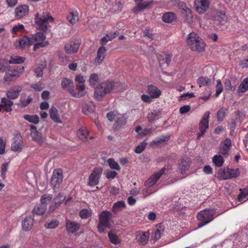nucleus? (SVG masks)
I'll list each match as a JSON object with an SVG mask.
<instances>
[{
  "label": "nucleus",
  "instance_id": "nucleus-1",
  "mask_svg": "<svg viewBox=\"0 0 248 248\" xmlns=\"http://www.w3.org/2000/svg\"><path fill=\"white\" fill-rule=\"evenodd\" d=\"M120 84L112 81H106L99 84L95 89L94 97L101 100L107 94L113 92L120 91L119 89Z\"/></svg>",
  "mask_w": 248,
  "mask_h": 248
},
{
  "label": "nucleus",
  "instance_id": "nucleus-2",
  "mask_svg": "<svg viewBox=\"0 0 248 248\" xmlns=\"http://www.w3.org/2000/svg\"><path fill=\"white\" fill-rule=\"evenodd\" d=\"M186 43L187 46L194 51H203L205 46L202 39L194 32H191L188 34Z\"/></svg>",
  "mask_w": 248,
  "mask_h": 248
},
{
  "label": "nucleus",
  "instance_id": "nucleus-3",
  "mask_svg": "<svg viewBox=\"0 0 248 248\" xmlns=\"http://www.w3.org/2000/svg\"><path fill=\"white\" fill-rule=\"evenodd\" d=\"M168 5L169 7L177 5L180 10L181 16L185 22L189 24L192 22L193 16L191 10L184 2H180L178 0H171L168 2Z\"/></svg>",
  "mask_w": 248,
  "mask_h": 248
},
{
  "label": "nucleus",
  "instance_id": "nucleus-4",
  "mask_svg": "<svg viewBox=\"0 0 248 248\" xmlns=\"http://www.w3.org/2000/svg\"><path fill=\"white\" fill-rule=\"evenodd\" d=\"M31 41L33 46L32 50L36 51L40 48L48 46L49 42L46 40V35L41 32H38L30 35Z\"/></svg>",
  "mask_w": 248,
  "mask_h": 248
},
{
  "label": "nucleus",
  "instance_id": "nucleus-5",
  "mask_svg": "<svg viewBox=\"0 0 248 248\" xmlns=\"http://www.w3.org/2000/svg\"><path fill=\"white\" fill-rule=\"evenodd\" d=\"M112 214L107 210L103 211L99 216V224L98 226V231L102 233L105 228H109L111 226Z\"/></svg>",
  "mask_w": 248,
  "mask_h": 248
},
{
  "label": "nucleus",
  "instance_id": "nucleus-6",
  "mask_svg": "<svg viewBox=\"0 0 248 248\" xmlns=\"http://www.w3.org/2000/svg\"><path fill=\"white\" fill-rule=\"evenodd\" d=\"M34 19L35 24L44 31H46L49 27L47 22L48 21L52 22L54 20L48 13L44 12L36 14Z\"/></svg>",
  "mask_w": 248,
  "mask_h": 248
},
{
  "label": "nucleus",
  "instance_id": "nucleus-7",
  "mask_svg": "<svg viewBox=\"0 0 248 248\" xmlns=\"http://www.w3.org/2000/svg\"><path fill=\"white\" fill-rule=\"evenodd\" d=\"M217 216L218 214L216 215L215 211L212 209H205L201 211L197 216L198 220L201 221L198 224L199 228L208 224Z\"/></svg>",
  "mask_w": 248,
  "mask_h": 248
},
{
  "label": "nucleus",
  "instance_id": "nucleus-8",
  "mask_svg": "<svg viewBox=\"0 0 248 248\" xmlns=\"http://www.w3.org/2000/svg\"><path fill=\"white\" fill-rule=\"evenodd\" d=\"M24 67L22 66L8 70L3 77V80L5 83H10L15 81L24 72Z\"/></svg>",
  "mask_w": 248,
  "mask_h": 248
},
{
  "label": "nucleus",
  "instance_id": "nucleus-9",
  "mask_svg": "<svg viewBox=\"0 0 248 248\" xmlns=\"http://www.w3.org/2000/svg\"><path fill=\"white\" fill-rule=\"evenodd\" d=\"M103 169L101 167L95 168L89 176L87 185L91 187L97 186L102 175Z\"/></svg>",
  "mask_w": 248,
  "mask_h": 248
},
{
  "label": "nucleus",
  "instance_id": "nucleus-10",
  "mask_svg": "<svg viewBox=\"0 0 248 248\" xmlns=\"http://www.w3.org/2000/svg\"><path fill=\"white\" fill-rule=\"evenodd\" d=\"M165 168H162L160 170L155 172L145 182L144 186L148 187H151L154 186L161 176L165 173Z\"/></svg>",
  "mask_w": 248,
  "mask_h": 248
},
{
  "label": "nucleus",
  "instance_id": "nucleus-11",
  "mask_svg": "<svg viewBox=\"0 0 248 248\" xmlns=\"http://www.w3.org/2000/svg\"><path fill=\"white\" fill-rule=\"evenodd\" d=\"M63 181L62 171L61 169H56L53 171L51 181V185L54 188H58Z\"/></svg>",
  "mask_w": 248,
  "mask_h": 248
},
{
  "label": "nucleus",
  "instance_id": "nucleus-12",
  "mask_svg": "<svg viewBox=\"0 0 248 248\" xmlns=\"http://www.w3.org/2000/svg\"><path fill=\"white\" fill-rule=\"evenodd\" d=\"M209 115L210 112L209 111L205 112L199 123L200 132L198 134L199 139L204 134L206 130L208 128Z\"/></svg>",
  "mask_w": 248,
  "mask_h": 248
},
{
  "label": "nucleus",
  "instance_id": "nucleus-13",
  "mask_svg": "<svg viewBox=\"0 0 248 248\" xmlns=\"http://www.w3.org/2000/svg\"><path fill=\"white\" fill-rule=\"evenodd\" d=\"M238 169H230L229 168L220 170L218 173L219 177L222 179H228L235 178L239 175Z\"/></svg>",
  "mask_w": 248,
  "mask_h": 248
},
{
  "label": "nucleus",
  "instance_id": "nucleus-14",
  "mask_svg": "<svg viewBox=\"0 0 248 248\" xmlns=\"http://www.w3.org/2000/svg\"><path fill=\"white\" fill-rule=\"evenodd\" d=\"M69 93L73 97L80 98L85 96L87 93L86 86L84 84L77 85L76 89L73 88L69 89Z\"/></svg>",
  "mask_w": 248,
  "mask_h": 248
},
{
  "label": "nucleus",
  "instance_id": "nucleus-15",
  "mask_svg": "<svg viewBox=\"0 0 248 248\" xmlns=\"http://www.w3.org/2000/svg\"><path fill=\"white\" fill-rule=\"evenodd\" d=\"M22 90V87L19 85L15 86L9 88L6 92V95L8 99L15 100L17 99Z\"/></svg>",
  "mask_w": 248,
  "mask_h": 248
},
{
  "label": "nucleus",
  "instance_id": "nucleus-16",
  "mask_svg": "<svg viewBox=\"0 0 248 248\" xmlns=\"http://www.w3.org/2000/svg\"><path fill=\"white\" fill-rule=\"evenodd\" d=\"M194 4L197 12L202 14L208 10L210 2L208 0H195Z\"/></svg>",
  "mask_w": 248,
  "mask_h": 248
},
{
  "label": "nucleus",
  "instance_id": "nucleus-17",
  "mask_svg": "<svg viewBox=\"0 0 248 248\" xmlns=\"http://www.w3.org/2000/svg\"><path fill=\"white\" fill-rule=\"evenodd\" d=\"M22 138L20 135L16 134L13 139L11 150L14 152L21 151L23 148Z\"/></svg>",
  "mask_w": 248,
  "mask_h": 248
},
{
  "label": "nucleus",
  "instance_id": "nucleus-18",
  "mask_svg": "<svg viewBox=\"0 0 248 248\" xmlns=\"http://www.w3.org/2000/svg\"><path fill=\"white\" fill-rule=\"evenodd\" d=\"M15 16L17 19H21L29 13V7L27 5H21L15 9Z\"/></svg>",
  "mask_w": 248,
  "mask_h": 248
},
{
  "label": "nucleus",
  "instance_id": "nucleus-19",
  "mask_svg": "<svg viewBox=\"0 0 248 248\" xmlns=\"http://www.w3.org/2000/svg\"><path fill=\"white\" fill-rule=\"evenodd\" d=\"M80 45L78 40H75L69 42L65 46V49L67 53L72 54L77 52Z\"/></svg>",
  "mask_w": 248,
  "mask_h": 248
},
{
  "label": "nucleus",
  "instance_id": "nucleus-20",
  "mask_svg": "<svg viewBox=\"0 0 248 248\" xmlns=\"http://www.w3.org/2000/svg\"><path fill=\"white\" fill-rule=\"evenodd\" d=\"M144 0H134L136 2H138L137 5L133 9V12L134 13H138L146 8L153 2L152 1H143Z\"/></svg>",
  "mask_w": 248,
  "mask_h": 248
},
{
  "label": "nucleus",
  "instance_id": "nucleus-21",
  "mask_svg": "<svg viewBox=\"0 0 248 248\" xmlns=\"http://www.w3.org/2000/svg\"><path fill=\"white\" fill-rule=\"evenodd\" d=\"M107 53V49L104 46L100 47L97 52V56L94 59V63L96 65L100 64L104 60Z\"/></svg>",
  "mask_w": 248,
  "mask_h": 248
},
{
  "label": "nucleus",
  "instance_id": "nucleus-22",
  "mask_svg": "<svg viewBox=\"0 0 248 248\" xmlns=\"http://www.w3.org/2000/svg\"><path fill=\"white\" fill-rule=\"evenodd\" d=\"M191 161L189 158L182 159L179 163L178 170L181 174H184L189 169Z\"/></svg>",
  "mask_w": 248,
  "mask_h": 248
},
{
  "label": "nucleus",
  "instance_id": "nucleus-23",
  "mask_svg": "<svg viewBox=\"0 0 248 248\" xmlns=\"http://www.w3.org/2000/svg\"><path fill=\"white\" fill-rule=\"evenodd\" d=\"M33 224V218L31 217H27L22 221V229L25 232H28L32 229Z\"/></svg>",
  "mask_w": 248,
  "mask_h": 248
},
{
  "label": "nucleus",
  "instance_id": "nucleus-24",
  "mask_svg": "<svg viewBox=\"0 0 248 248\" xmlns=\"http://www.w3.org/2000/svg\"><path fill=\"white\" fill-rule=\"evenodd\" d=\"M31 40L30 36H25L19 39L18 40L19 47L24 50H28L30 46H32Z\"/></svg>",
  "mask_w": 248,
  "mask_h": 248
},
{
  "label": "nucleus",
  "instance_id": "nucleus-25",
  "mask_svg": "<svg viewBox=\"0 0 248 248\" xmlns=\"http://www.w3.org/2000/svg\"><path fill=\"white\" fill-rule=\"evenodd\" d=\"M149 237L148 232H138L136 236V240L141 245H145L147 242Z\"/></svg>",
  "mask_w": 248,
  "mask_h": 248
},
{
  "label": "nucleus",
  "instance_id": "nucleus-26",
  "mask_svg": "<svg viewBox=\"0 0 248 248\" xmlns=\"http://www.w3.org/2000/svg\"><path fill=\"white\" fill-rule=\"evenodd\" d=\"M50 117L54 122L62 123L60 115L58 109L54 106H52L49 110Z\"/></svg>",
  "mask_w": 248,
  "mask_h": 248
},
{
  "label": "nucleus",
  "instance_id": "nucleus-27",
  "mask_svg": "<svg viewBox=\"0 0 248 248\" xmlns=\"http://www.w3.org/2000/svg\"><path fill=\"white\" fill-rule=\"evenodd\" d=\"M213 79L207 77H201L197 79V84L200 87L209 86L213 84Z\"/></svg>",
  "mask_w": 248,
  "mask_h": 248
},
{
  "label": "nucleus",
  "instance_id": "nucleus-28",
  "mask_svg": "<svg viewBox=\"0 0 248 248\" xmlns=\"http://www.w3.org/2000/svg\"><path fill=\"white\" fill-rule=\"evenodd\" d=\"M31 135L32 140L37 143L41 144L44 142L41 133L37 131L34 127H32Z\"/></svg>",
  "mask_w": 248,
  "mask_h": 248
},
{
  "label": "nucleus",
  "instance_id": "nucleus-29",
  "mask_svg": "<svg viewBox=\"0 0 248 248\" xmlns=\"http://www.w3.org/2000/svg\"><path fill=\"white\" fill-rule=\"evenodd\" d=\"M147 92L152 98H158L161 94V91L157 87L153 85L148 87Z\"/></svg>",
  "mask_w": 248,
  "mask_h": 248
},
{
  "label": "nucleus",
  "instance_id": "nucleus-30",
  "mask_svg": "<svg viewBox=\"0 0 248 248\" xmlns=\"http://www.w3.org/2000/svg\"><path fill=\"white\" fill-rule=\"evenodd\" d=\"M164 231V227L161 225H158L156 226V230L152 234V239L154 240L155 242L158 240L163 234Z\"/></svg>",
  "mask_w": 248,
  "mask_h": 248
},
{
  "label": "nucleus",
  "instance_id": "nucleus-31",
  "mask_svg": "<svg viewBox=\"0 0 248 248\" xmlns=\"http://www.w3.org/2000/svg\"><path fill=\"white\" fill-rule=\"evenodd\" d=\"M68 21L72 24L76 23L79 20L78 12L76 10H72L67 17Z\"/></svg>",
  "mask_w": 248,
  "mask_h": 248
},
{
  "label": "nucleus",
  "instance_id": "nucleus-32",
  "mask_svg": "<svg viewBox=\"0 0 248 248\" xmlns=\"http://www.w3.org/2000/svg\"><path fill=\"white\" fill-rule=\"evenodd\" d=\"M58 197H60V198L61 199V201L57 202V201L58 200V198H54V202L52 203L49 207L48 210V212L49 213H51L52 212H53L58 206H59L62 203V202L63 201H64L65 199V197L61 193H60L58 195Z\"/></svg>",
  "mask_w": 248,
  "mask_h": 248
},
{
  "label": "nucleus",
  "instance_id": "nucleus-33",
  "mask_svg": "<svg viewBox=\"0 0 248 248\" xmlns=\"http://www.w3.org/2000/svg\"><path fill=\"white\" fill-rule=\"evenodd\" d=\"M170 138V136L169 135L162 136L153 140L151 142V145L154 146L161 145L168 141L169 140Z\"/></svg>",
  "mask_w": 248,
  "mask_h": 248
},
{
  "label": "nucleus",
  "instance_id": "nucleus-34",
  "mask_svg": "<svg viewBox=\"0 0 248 248\" xmlns=\"http://www.w3.org/2000/svg\"><path fill=\"white\" fill-rule=\"evenodd\" d=\"M1 104L6 112H10L12 110L11 106L13 102L7 97H2L1 99Z\"/></svg>",
  "mask_w": 248,
  "mask_h": 248
},
{
  "label": "nucleus",
  "instance_id": "nucleus-35",
  "mask_svg": "<svg viewBox=\"0 0 248 248\" xmlns=\"http://www.w3.org/2000/svg\"><path fill=\"white\" fill-rule=\"evenodd\" d=\"M77 136L81 140L87 139L89 135V131L86 127L82 126L77 132Z\"/></svg>",
  "mask_w": 248,
  "mask_h": 248
},
{
  "label": "nucleus",
  "instance_id": "nucleus-36",
  "mask_svg": "<svg viewBox=\"0 0 248 248\" xmlns=\"http://www.w3.org/2000/svg\"><path fill=\"white\" fill-rule=\"evenodd\" d=\"M214 19L218 21L220 24H224L227 19V17L224 12L219 11L216 14Z\"/></svg>",
  "mask_w": 248,
  "mask_h": 248
},
{
  "label": "nucleus",
  "instance_id": "nucleus-37",
  "mask_svg": "<svg viewBox=\"0 0 248 248\" xmlns=\"http://www.w3.org/2000/svg\"><path fill=\"white\" fill-rule=\"evenodd\" d=\"M66 228L68 232L74 233L79 228V225L74 222L68 221L66 222Z\"/></svg>",
  "mask_w": 248,
  "mask_h": 248
},
{
  "label": "nucleus",
  "instance_id": "nucleus-38",
  "mask_svg": "<svg viewBox=\"0 0 248 248\" xmlns=\"http://www.w3.org/2000/svg\"><path fill=\"white\" fill-rule=\"evenodd\" d=\"M46 210V206L40 203L34 206L32 210V213L38 215H43L45 213Z\"/></svg>",
  "mask_w": 248,
  "mask_h": 248
},
{
  "label": "nucleus",
  "instance_id": "nucleus-39",
  "mask_svg": "<svg viewBox=\"0 0 248 248\" xmlns=\"http://www.w3.org/2000/svg\"><path fill=\"white\" fill-rule=\"evenodd\" d=\"M108 237L110 242L113 244H119L121 242V239L117 235L115 232L110 231L108 233Z\"/></svg>",
  "mask_w": 248,
  "mask_h": 248
},
{
  "label": "nucleus",
  "instance_id": "nucleus-40",
  "mask_svg": "<svg viewBox=\"0 0 248 248\" xmlns=\"http://www.w3.org/2000/svg\"><path fill=\"white\" fill-rule=\"evenodd\" d=\"M176 18V15L171 12H168L164 14L162 16V20L167 23L171 22Z\"/></svg>",
  "mask_w": 248,
  "mask_h": 248
},
{
  "label": "nucleus",
  "instance_id": "nucleus-41",
  "mask_svg": "<svg viewBox=\"0 0 248 248\" xmlns=\"http://www.w3.org/2000/svg\"><path fill=\"white\" fill-rule=\"evenodd\" d=\"M125 208V203L122 201H119L115 203L112 207V211L117 213L123 210Z\"/></svg>",
  "mask_w": 248,
  "mask_h": 248
},
{
  "label": "nucleus",
  "instance_id": "nucleus-42",
  "mask_svg": "<svg viewBox=\"0 0 248 248\" xmlns=\"http://www.w3.org/2000/svg\"><path fill=\"white\" fill-rule=\"evenodd\" d=\"M212 161L215 165L218 167H221L224 163V159L221 155H214L212 158Z\"/></svg>",
  "mask_w": 248,
  "mask_h": 248
},
{
  "label": "nucleus",
  "instance_id": "nucleus-43",
  "mask_svg": "<svg viewBox=\"0 0 248 248\" xmlns=\"http://www.w3.org/2000/svg\"><path fill=\"white\" fill-rule=\"evenodd\" d=\"M25 58L20 56H12L8 62L10 64H20L24 62Z\"/></svg>",
  "mask_w": 248,
  "mask_h": 248
},
{
  "label": "nucleus",
  "instance_id": "nucleus-44",
  "mask_svg": "<svg viewBox=\"0 0 248 248\" xmlns=\"http://www.w3.org/2000/svg\"><path fill=\"white\" fill-rule=\"evenodd\" d=\"M23 118L25 120L28 121V122L34 124H38L39 121V117L36 115H25L23 116Z\"/></svg>",
  "mask_w": 248,
  "mask_h": 248
},
{
  "label": "nucleus",
  "instance_id": "nucleus-45",
  "mask_svg": "<svg viewBox=\"0 0 248 248\" xmlns=\"http://www.w3.org/2000/svg\"><path fill=\"white\" fill-rule=\"evenodd\" d=\"M248 200V188L243 189L238 196V201L244 202Z\"/></svg>",
  "mask_w": 248,
  "mask_h": 248
},
{
  "label": "nucleus",
  "instance_id": "nucleus-46",
  "mask_svg": "<svg viewBox=\"0 0 248 248\" xmlns=\"http://www.w3.org/2000/svg\"><path fill=\"white\" fill-rule=\"evenodd\" d=\"M62 88L66 89L69 92V89L74 87L72 84V81L68 78H63L62 81Z\"/></svg>",
  "mask_w": 248,
  "mask_h": 248
},
{
  "label": "nucleus",
  "instance_id": "nucleus-47",
  "mask_svg": "<svg viewBox=\"0 0 248 248\" xmlns=\"http://www.w3.org/2000/svg\"><path fill=\"white\" fill-rule=\"evenodd\" d=\"M107 163L109 168L112 170H120L121 169V167H120L118 163L115 161L112 158H109L107 160Z\"/></svg>",
  "mask_w": 248,
  "mask_h": 248
},
{
  "label": "nucleus",
  "instance_id": "nucleus-48",
  "mask_svg": "<svg viewBox=\"0 0 248 248\" xmlns=\"http://www.w3.org/2000/svg\"><path fill=\"white\" fill-rule=\"evenodd\" d=\"M248 90V78H245L238 89V92L239 93L246 92Z\"/></svg>",
  "mask_w": 248,
  "mask_h": 248
},
{
  "label": "nucleus",
  "instance_id": "nucleus-49",
  "mask_svg": "<svg viewBox=\"0 0 248 248\" xmlns=\"http://www.w3.org/2000/svg\"><path fill=\"white\" fill-rule=\"evenodd\" d=\"M126 119L125 116L122 114L117 112V116L116 117L115 122L118 125H123L125 124Z\"/></svg>",
  "mask_w": 248,
  "mask_h": 248
},
{
  "label": "nucleus",
  "instance_id": "nucleus-50",
  "mask_svg": "<svg viewBox=\"0 0 248 248\" xmlns=\"http://www.w3.org/2000/svg\"><path fill=\"white\" fill-rule=\"evenodd\" d=\"M98 76L96 74H92L89 78L88 82L91 86H95L98 82Z\"/></svg>",
  "mask_w": 248,
  "mask_h": 248
},
{
  "label": "nucleus",
  "instance_id": "nucleus-51",
  "mask_svg": "<svg viewBox=\"0 0 248 248\" xmlns=\"http://www.w3.org/2000/svg\"><path fill=\"white\" fill-rule=\"evenodd\" d=\"M52 195L51 194H45L41 198V204L45 205L46 206L47 203L50 202L52 199Z\"/></svg>",
  "mask_w": 248,
  "mask_h": 248
},
{
  "label": "nucleus",
  "instance_id": "nucleus-52",
  "mask_svg": "<svg viewBox=\"0 0 248 248\" xmlns=\"http://www.w3.org/2000/svg\"><path fill=\"white\" fill-rule=\"evenodd\" d=\"M59 224V222L57 220H53L46 223L45 226L47 229H53L56 228Z\"/></svg>",
  "mask_w": 248,
  "mask_h": 248
},
{
  "label": "nucleus",
  "instance_id": "nucleus-53",
  "mask_svg": "<svg viewBox=\"0 0 248 248\" xmlns=\"http://www.w3.org/2000/svg\"><path fill=\"white\" fill-rule=\"evenodd\" d=\"M91 210L87 209H82L79 213L80 217L82 219L88 218L91 215Z\"/></svg>",
  "mask_w": 248,
  "mask_h": 248
},
{
  "label": "nucleus",
  "instance_id": "nucleus-54",
  "mask_svg": "<svg viewBox=\"0 0 248 248\" xmlns=\"http://www.w3.org/2000/svg\"><path fill=\"white\" fill-rule=\"evenodd\" d=\"M24 29V26L23 24H18L13 26L11 32L13 34H16L18 32L22 31Z\"/></svg>",
  "mask_w": 248,
  "mask_h": 248
},
{
  "label": "nucleus",
  "instance_id": "nucleus-55",
  "mask_svg": "<svg viewBox=\"0 0 248 248\" xmlns=\"http://www.w3.org/2000/svg\"><path fill=\"white\" fill-rule=\"evenodd\" d=\"M147 143L144 141L139 144L135 148V152L137 154H140L145 149Z\"/></svg>",
  "mask_w": 248,
  "mask_h": 248
},
{
  "label": "nucleus",
  "instance_id": "nucleus-56",
  "mask_svg": "<svg viewBox=\"0 0 248 248\" xmlns=\"http://www.w3.org/2000/svg\"><path fill=\"white\" fill-rule=\"evenodd\" d=\"M217 83L216 96L217 97L223 91V86L220 80L219 79L217 81Z\"/></svg>",
  "mask_w": 248,
  "mask_h": 248
},
{
  "label": "nucleus",
  "instance_id": "nucleus-57",
  "mask_svg": "<svg viewBox=\"0 0 248 248\" xmlns=\"http://www.w3.org/2000/svg\"><path fill=\"white\" fill-rule=\"evenodd\" d=\"M75 81L78 84H84L86 81V78L81 74H77L75 76Z\"/></svg>",
  "mask_w": 248,
  "mask_h": 248
},
{
  "label": "nucleus",
  "instance_id": "nucleus-58",
  "mask_svg": "<svg viewBox=\"0 0 248 248\" xmlns=\"http://www.w3.org/2000/svg\"><path fill=\"white\" fill-rule=\"evenodd\" d=\"M195 94L193 93H187L182 94L179 97V101L186 100L189 98L194 97Z\"/></svg>",
  "mask_w": 248,
  "mask_h": 248
},
{
  "label": "nucleus",
  "instance_id": "nucleus-59",
  "mask_svg": "<svg viewBox=\"0 0 248 248\" xmlns=\"http://www.w3.org/2000/svg\"><path fill=\"white\" fill-rule=\"evenodd\" d=\"M226 111V110L224 108H221L218 111L217 113V119L218 121H221L223 120L225 115Z\"/></svg>",
  "mask_w": 248,
  "mask_h": 248
},
{
  "label": "nucleus",
  "instance_id": "nucleus-60",
  "mask_svg": "<svg viewBox=\"0 0 248 248\" xmlns=\"http://www.w3.org/2000/svg\"><path fill=\"white\" fill-rule=\"evenodd\" d=\"M104 174L107 179H114L116 176L117 173L115 171L108 170L104 173Z\"/></svg>",
  "mask_w": 248,
  "mask_h": 248
},
{
  "label": "nucleus",
  "instance_id": "nucleus-61",
  "mask_svg": "<svg viewBox=\"0 0 248 248\" xmlns=\"http://www.w3.org/2000/svg\"><path fill=\"white\" fill-rule=\"evenodd\" d=\"M224 85L226 89L229 91H234L236 88V86L235 85H232L231 81L229 79H226Z\"/></svg>",
  "mask_w": 248,
  "mask_h": 248
},
{
  "label": "nucleus",
  "instance_id": "nucleus-62",
  "mask_svg": "<svg viewBox=\"0 0 248 248\" xmlns=\"http://www.w3.org/2000/svg\"><path fill=\"white\" fill-rule=\"evenodd\" d=\"M117 111H111L107 114V117L110 122H115L117 114Z\"/></svg>",
  "mask_w": 248,
  "mask_h": 248
},
{
  "label": "nucleus",
  "instance_id": "nucleus-63",
  "mask_svg": "<svg viewBox=\"0 0 248 248\" xmlns=\"http://www.w3.org/2000/svg\"><path fill=\"white\" fill-rule=\"evenodd\" d=\"M230 149L224 147V146L220 144L219 148L218 153L220 154H221L224 156L227 155H228V153Z\"/></svg>",
  "mask_w": 248,
  "mask_h": 248
},
{
  "label": "nucleus",
  "instance_id": "nucleus-64",
  "mask_svg": "<svg viewBox=\"0 0 248 248\" xmlns=\"http://www.w3.org/2000/svg\"><path fill=\"white\" fill-rule=\"evenodd\" d=\"M32 101L31 97H28L26 99H21L20 100V103L22 107H26L30 104Z\"/></svg>",
  "mask_w": 248,
  "mask_h": 248
}]
</instances>
